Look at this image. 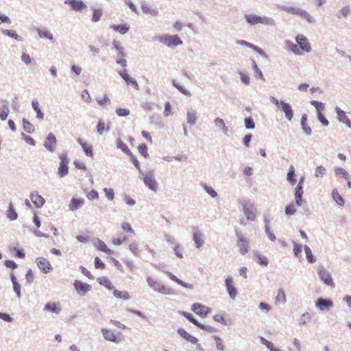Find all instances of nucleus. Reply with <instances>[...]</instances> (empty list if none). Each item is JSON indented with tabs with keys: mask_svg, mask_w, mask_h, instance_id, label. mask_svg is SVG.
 I'll list each match as a JSON object with an SVG mask.
<instances>
[{
	"mask_svg": "<svg viewBox=\"0 0 351 351\" xmlns=\"http://www.w3.org/2000/svg\"><path fill=\"white\" fill-rule=\"evenodd\" d=\"M116 113L119 117H126L130 114V110L125 108H117Z\"/></svg>",
	"mask_w": 351,
	"mask_h": 351,
	"instance_id": "obj_62",
	"label": "nucleus"
},
{
	"mask_svg": "<svg viewBox=\"0 0 351 351\" xmlns=\"http://www.w3.org/2000/svg\"><path fill=\"white\" fill-rule=\"evenodd\" d=\"M156 291L164 295L173 294V291L170 287H167L162 284L160 285Z\"/></svg>",
	"mask_w": 351,
	"mask_h": 351,
	"instance_id": "obj_42",
	"label": "nucleus"
},
{
	"mask_svg": "<svg viewBox=\"0 0 351 351\" xmlns=\"http://www.w3.org/2000/svg\"><path fill=\"white\" fill-rule=\"evenodd\" d=\"M130 250L136 256L140 255V250L136 243H132L129 245Z\"/></svg>",
	"mask_w": 351,
	"mask_h": 351,
	"instance_id": "obj_51",
	"label": "nucleus"
},
{
	"mask_svg": "<svg viewBox=\"0 0 351 351\" xmlns=\"http://www.w3.org/2000/svg\"><path fill=\"white\" fill-rule=\"evenodd\" d=\"M311 104L315 106V108H316V110L317 111V113H319V112H322V111L324 110V104L320 101H312Z\"/></svg>",
	"mask_w": 351,
	"mask_h": 351,
	"instance_id": "obj_59",
	"label": "nucleus"
},
{
	"mask_svg": "<svg viewBox=\"0 0 351 351\" xmlns=\"http://www.w3.org/2000/svg\"><path fill=\"white\" fill-rule=\"evenodd\" d=\"M275 302L277 304L285 303L286 302V295L282 289H279L277 295L276 296Z\"/></svg>",
	"mask_w": 351,
	"mask_h": 351,
	"instance_id": "obj_43",
	"label": "nucleus"
},
{
	"mask_svg": "<svg viewBox=\"0 0 351 351\" xmlns=\"http://www.w3.org/2000/svg\"><path fill=\"white\" fill-rule=\"evenodd\" d=\"M147 282L149 286L156 291L161 285V283L156 278L151 276H148L147 278Z\"/></svg>",
	"mask_w": 351,
	"mask_h": 351,
	"instance_id": "obj_32",
	"label": "nucleus"
},
{
	"mask_svg": "<svg viewBox=\"0 0 351 351\" xmlns=\"http://www.w3.org/2000/svg\"><path fill=\"white\" fill-rule=\"evenodd\" d=\"M38 34H39L40 37H41V38H47V39H49V40H52L53 39L52 34L49 31H47L45 29H39L38 30Z\"/></svg>",
	"mask_w": 351,
	"mask_h": 351,
	"instance_id": "obj_50",
	"label": "nucleus"
},
{
	"mask_svg": "<svg viewBox=\"0 0 351 351\" xmlns=\"http://www.w3.org/2000/svg\"><path fill=\"white\" fill-rule=\"evenodd\" d=\"M32 107H33L34 110L37 113V118L40 119V120H43V117H44V114L41 112V110H40V109L39 108V105H38V101L33 100L32 102Z\"/></svg>",
	"mask_w": 351,
	"mask_h": 351,
	"instance_id": "obj_41",
	"label": "nucleus"
},
{
	"mask_svg": "<svg viewBox=\"0 0 351 351\" xmlns=\"http://www.w3.org/2000/svg\"><path fill=\"white\" fill-rule=\"evenodd\" d=\"M225 282H226V289L228 292L230 297L232 299H234L235 297L237 296V291L236 288L234 287L232 278L231 277H228L226 279Z\"/></svg>",
	"mask_w": 351,
	"mask_h": 351,
	"instance_id": "obj_17",
	"label": "nucleus"
},
{
	"mask_svg": "<svg viewBox=\"0 0 351 351\" xmlns=\"http://www.w3.org/2000/svg\"><path fill=\"white\" fill-rule=\"evenodd\" d=\"M102 16V11L100 9H95L93 10L92 21L97 22L98 21L101 16Z\"/></svg>",
	"mask_w": 351,
	"mask_h": 351,
	"instance_id": "obj_54",
	"label": "nucleus"
},
{
	"mask_svg": "<svg viewBox=\"0 0 351 351\" xmlns=\"http://www.w3.org/2000/svg\"><path fill=\"white\" fill-rule=\"evenodd\" d=\"M77 141L82 146L85 154L90 157H93V152L92 150V146L84 142L82 138H77Z\"/></svg>",
	"mask_w": 351,
	"mask_h": 351,
	"instance_id": "obj_25",
	"label": "nucleus"
},
{
	"mask_svg": "<svg viewBox=\"0 0 351 351\" xmlns=\"http://www.w3.org/2000/svg\"><path fill=\"white\" fill-rule=\"evenodd\" d=\"M45 310L49 311L52 313H58L60 311V305L57 303H47L45 306Z\"/></svg>",
	"mask_w": 351,
	"mask_h": 351,
	"instance_id": "obj_33",
	"label": "nucleus"
},
{
	"mask_svg": "<svg viewBox=\"0 0 351 351\" xmlns=\"http://www.w3.org/2000/svg\"><path fill=\"white\" fill-rule=\"evenodd\" d=\"M274 104L280 110H282L285 114L286 118L291 121L293 117V112L291 106L288 104L283 101H279L275 98H273Z\"/></svg>",
	"mask_w": 351,
	"mask_h": 351,
	"instance_id": "obj_3",
	"label": "nucleus"
},
{
	"mask_svg": "<svg viewBox=\"0 0 351 351\" xmlns=\"http://www.w3.org/2000/svg\"><path fill=\"white\" fill-rule=\"evenodd\" d=\"M303 180H304L303 178H300L298 185L296 186V187L295 189V202L298 206H302V204Z\"/></svg>",
	"mask_w": 351,
	"mask_h": 351,
	"instance_id": "obj_11",
	"label": "nucleus"
},
{
	"mask_svg": "<svg viewBox=\"0 0 351 351\" xmlns=\"http://www.w3.org/2000/svg\"><path fill=\"white\" fill-rule=\"evenodd\" d=\"M113 295L117 299H121L123 300H128L130 298L129 293L125 291H119L117 289H113Z\"/></svg>",
	"mask_w": 351,
	"mask_h": 351,
	"instance_id": "obj_29",
	"label": "nucleus"
},
{
	"mask_svg": "<svg viewBox=\"0 0 351 351\" xmlns=\"http://www.w3.org/2000/svg\"><path fill=\"white\" fill-rule=\"evenodd\" d=\"M296 212L295 206L293 204L287 205L285 208V213L287 215H293Z\"/></svg>",
	"mask_w": 351,
	"mask_h": 351,
	"instance_id": "obj_58",
	"label": "nucleus"
},
{
	"mask_svg": "<svg viewBox=\"0 0 351 351\" xmlns=\"http://www.w3.org/2000/svg\"><path fill=\"white\" fill-rule=\"evenodd\" d=\"M287 180L291 185H294L296 183L295 169L292 165L289 167L287 173Z\"/></svg>",
	"mask_w": 351,
	"mask_h": 351,
	"instance_id": "obj_34",
	"label": "nucleus"
},
{
	"mask_svg": "<svg viewBox=\"0 0 351 351\" xmlns=\"http://www.w3.org/2000/svg\"><path fill=\"white\" fill-rule=\"evenodd\" d=\"M243 209L247 219L253 221L256 219V212L252 205L248 204H243Z\"/></svg>",
	"mask_w": 351,
	"mask_h": 351,
	"instance_id": "obj_16",
	"label": "nucleus"
},
{
	"mask_svg": "<svg viewBox=\"0 0 351 351\" xmlns=\"http://www.w3.org/2000/svg\"><path fill=\"white\" fill-rule=\"evenodd\" d=\"M23 129L27 133H32V132H34V126L33 125V124H32L28 121H27L25 119H23Z\"/></svg>",
	"mask_w": 351,
	"mask_h": 351,
	"instance_id": "obj_45",
	"label": "nucleus"
},
{
	"mask_svg": "<svg viewBox=\"0 0 351 351\" xmlns=\"http://www.w3.org/2000/svg\"><path fill=\"white\" fill-rule=\"evenodd\" d=\"M286 12L291 14L298 15L303 19L310 21V15L304 10L294 8V7H285L283 8Z\"/></svg>",
	"mask_w": 351,
	"mask_h": 351,
	"instance_id": "obj_10",
	"label": "nucleus"
},
{
	"mask_svg": "<svg viewBox=\"0 0 351 351\" xmlns=\"http://www.w3.org/2000/svg\"><path fill=\"white\" fill-rule=\"evenodd\" d=\"M138 152L145 158H147L149 156L148 152H147V147L145 144L142 143L140 144L138 147Z\"/></svg>",
	"mask_w": 351,
	"mask_h": 351,
	"instance_id": "obj_49",
	"label": "nucleus"
},
{
	"mask_svg": "<svg viewBox=\"0 0 351 351\" xmlns=\"http://www.w3.org/2000/svg\"><path fill=\"white\" fill-rule=\"evenodd\" d=\"M261 342L265 345L268 349H269L271 351H275L274 348V345L271 342L267 341L266 339L263 337H261Z\"/></svg>",
	"mask_w": 351,
	"mask_h": 351,
	"instance_id": "obj_64",
	"label": "nucleus"
},
{
	"mask_svg": "<svg viewBox=\"0 0 351 351\" xmlns=\"http://www.w3.org/2000/svg\"><path fill=\"white\" fill-rule=\"evenodd\" d=\"M167 274H168V276L169 277V278L171 280H172L173 281L176 282L178 285H181L182 287H185V288H190L191 287L187 283H186V282H183L182 280L178 279L172 273L168 272Z\"/></svg>",
	"mask_w": 351,
	"mask_h": 351,
	"instance_id": "obj_40",
	"label": "nucleus"
},
{
	"mask_svg": "<svg viewBox=\"0 0 351 351\" xmlns=\"http://www.w3.org/2000/svg\"><path fill=\"white\" fill-rule=\"evenodd\" d=\"M56 145V138L53 134H49L45 142V147L50 152L54 150Z\"/></svg>",
	"mask_w": 351,
	"mask_h": 351,
	"instance_id": "obj_20",
	"label": "nucleus"
},
{
	"mask_svg": "<svg viewBox=\"0 0 351 351\" xmlns=\"http://www.w3.org/2000/svg\"><path fill=\"white\" fill-rule=\"evenodd\" d=\"M237 238V246L241 254L245 255L249 252L250 244L248 240L240 232H236Z\"/></svg>",
	"mask_w": 351,
	"mask_h": 351,
	"instance_id": "obj_4",
	"label": "nucleus"
},
{
	"mask_svg": "<svg viewBox=\"0 0 351 351\" xmlns=\"http://www.w3.org/2000/svg\"><path fill=\"white\" fill-rule=\"evenodd\" d=\"M95 246L98 250L106 252L107 254H111L112 252V251L107 247L105 243L101 240H97L95 243Z\"/></svg>",
	"mask_w": 351,
	"mask_h": 351,
	"instance_id": "obj_31",
	"label": "nucleus"
},
{
	"mask_svg": "<svg viewBox=\"0 0 351 351\" xmlns=\"http://www.w3.org/2000/svg\"><path fill=\"white\" fill-rule=\"evenodd\" d=\"M30 199L34 206L37 208L42 207L45 202V199L40 195L37 191L32 192L30 194Z\"/></svg>",
	"mask_w": 351,
	"mask_h": 351,
	"instance_id": "obj_15",
	"label": "nucleus"
},
{
	"mask_svg": "<svg viewBox=\"0 0 351 351\" xmlns=\"http://www.w3.org/2000/svg\"><path fill=\"white\" fill-rule=\"evenodd\" d=\"M119 75L123 77L128 85H131L134 87L136 90L139 88V86L136 81L132 78L128 73L126 70H123L119 72Z\"/></svg>",
	"mask_w": 351,
	"mask_h": 351,
	"instance_id": "obj_14",
	"label": "nucleus"
},
{
	"mask_svg": "<svg viewBox=\"0 0 351 351\" xmlns=\"http://www.w3.org/2000/svg\"><path fill=\"white\" fill-rule=\"evenodd\" d=\"M84 203V199L82 198L77 199V198H73L71 200V202L69 204V209L71 210H75L78 209L81 206H82Z\"/></svg>",
	"mask_w": 351,
	"mask_h": 351,
	"instance_id": "obj_26",
	"label": "nucleus"
},
{
	"mask_svg": "<svg viewBox=\"0 0 351 351\" xmlns=\"http://www.w3.org/2000/svg\"><path fill=\"white\" fill-rule=\"evenodd\" d=\"M306 121H307L306 115V114L302 115V119H301L302 128L304 132L307 135H310L311 134L312 131H311V128L307 125Z\"/></svg>",
	"mask_w": 351,
	"mask_h": 351,
	"instance_id": "obj_38",
	"label": "nucleus"
},
{
	"mask_svg": "<svg viewBox=\"0 0 351 351\" xmlns=\"http://www.w3.org/2000/svg\"><path fill=\"white\" fill-rule=\"evenodd\" d=\"M64 3L76 11H81L86 7L84 3L79 0H66Z\"/></svg>",
	"mask_w": 351,
	"mask_h": 351,
	"instance_id": "obj_21",
	"label": "nucleus"
},
{
	"mask_svg": "<svg viewBox=\"0 0 351 351\" xmlns=\"http://www.w3.org/2000/svg\"><path fill=\"white\" fill-rule=\"evenodd\" d=\"M191 310L197 315L205 317L210 313V308L199 303H195L191 306Z\"/></svg>",
	"mask_w": 351,
	"mask_h": 351,
	"instance_id": "obj_8",
	"label": "nucleus"
},
{
	"mask_svg": "<svg viewBox=\"0 0 351 351\" xmlns=\"http://www.w3.org/2000/svg\"><path fill=\"white\" fill-rule=\"evenodd\" d=\"M117 145L118 148L121 149L123 152L125 153L128 156H132V152L128 148V145L125 143H124L121 139L117 140Z\"/></svg>",
	"mask_w": 351,
	"mask_h": 351,
	"instance_id": "obj_37",
	"label": "nucleus"
},
{
	"mask_svg": "<svg viewBox=\"0 0 351 351\" xmlns=\"http://www.w3.org/2000/svg\"><path fill=\"white\" fill-rule=\"evenodd\" d=\"M158 40L168 47L180 45L182 44V40L177 35L169 36L163 35L158 37Z\"/></svg>",
	"mask_w": 351,
	"mask_h": 351,
	"instance_id": "obj_5",
	"label": "nucleus"
},
{
	"mask_svg": "<svg viewBox=\"0 0 351 351\" xmlns=\"http://www.w3.org/2000/svg\"><path fill=\"white\" fill-rule=\"evenodd\" d=\"M336 111L337 113V118L340 121L343 122L346 121L348 117L346 116L344 111L341 110L340 108H337Z\"/></svg>",
	"mask_w": 351,
	"mask_h": 351,
	"instance_id": "obj_55",
	"label": "nucleus"
},
{
	"mask_svg": "<svg viewBox=\"0 0 351 351\" xmlns=\"http://www.w3.org/2000/svg\"><path fill=\"white\" fill-rule=\"evenodd\" d=\"M178 334L182 337L184 338L185 340H186L187 341H189L191 342V343L193 344H196L197 343V339L195 338V337L193 336H191V335H189L184 329L183 328H180L178 330Z\"/></svg>",
	"mask_w": 351,
	"mask_h": 351,
	"instance_id": "obj_23",
	"label": "nucleus"
},
{
	"mask_svg": "<svg viewBox=\"0 0 351 351\" xmlns=\"http://www.w3.org/2000/svg\"><path fill=\"white\" fill-rule=\"evenodd\" d=\"M101 332L105 339L114 343H117L122 339V335L120 332L115 333L111 330L104 328L101 330Z\"/></svg>",
	"mask_w": 351,
	"mask_h": 351,
	"instance_id": "obj_6",
	"label": "nucleus"
},
{
	"mask_svg": "<svg viewBox=\"0 0 351 351\" xmlns=\"http://www.w3.org/2000/svg\"><path fill=\"white\" fill-rule=\"evenodd\" d=\"M332 197L337 202V204L341 206L344 205V200L340 194L338 193L337 190L334 189L332 191Z\"/></svg>",
	"mask_w": 351,
	"mask_h": 351,
	"instance_id": "obj_36",
	"label": "nucleus"
},
{
	"mask_svg": "<svg viewBox=\"0 0 351 351\" xmlns=\"http://www.w3.org/2000/svg\"><path fill=\"white\" fill-rule=\"evenodd\" d=\"M256 257H257V259H258V264H260L261 265H263V266H267V265L268 260H267L266 256H262L261 254H258L256 256Z\"/></svg>",
	"mask_w": 351,
	"mask_h": 351,
	"instance_id": "obj_63",
	"label": "nucleus"
},
{
	"mask_svg": "<svg viewBox=\"0 0 351 351\" xmlns=\"http://www.w3.org/2000/svg\"><path fill=\"white\" fill-rule=\"evenodd\" d=\"M7 217L12 221L16 219L18 217V215L15 210L14 209V207L11 203L10 204L8 209L7 210Z\"/></svg>",
	"mask_w": 351,
	"mask_h": 351,
	"instance_id": "obj_39",
	"label": "nucleus"
},
{
	"mask_svg": "<svg viewBox=\"0 0 351 351\" xmlns=\"http://www.w3.org/2000/svg\"><path fill=\"white\" fill-rule=\"evenodd\" d=\"M11 280L13 284V289L14 292L16 293L18 298H21V285L17 282L16 278L14 274L11 275Z\"/></svg>",
	"mask_w": 351,
	"mask_h": 351,
	"instance_id": "obj_35",
	"label": "nucleus"
},
{
	"mask_svg": "<svg viewBox=\"0 0 351 351\" xmlns=\"http://www.w3.org/2000/svg\"><path fill=\"white\" fill-rule=\"evenodd\" d=\"M96 101L97 104L101 106H104L110 104V100L108 95H104L101 98H97Z\"/></svg>",
	"mask_w": 351,
	"mask_h": 351,
	"instance_id": "obj_47",
	"label": "nucleus"
},
{
	"mask_svg": "<svg viewBox=\"0 0 351 351\" xmlns=\"http://www.w3.org/2000/svg\"><path fill=\"white\" fill-rule=\"evenodd\" d=\"M127 240L128 238L125 236H123L121 237L113 238L112 242L114 245H119Z\"/></svg>",
	"mask_w": 351,
	"mask_h": 351,
	"instance_id": "obj_61",
	"label": "nucleus"
},
{
	"mask_svg": "<svg viewBox=\"0 0 351 351\" xmlns=\"http://www.w3.org/2000/svg\"><path fill=\"white\" fill-rule=\"evenodd\" d=\"M318 274L322 280H323L326 285L332 287H335L333 280L330 274L326 270H325L324 268H320L319 269Z\"/></svg>",
	"mask_w": 351,
	"mask_h": 351,
	"instance_id": "obj_13",
	"label": "nucleus"
},
{
	"mask_svg": "<svg viewBox=\"0 0 351 351\" xmlns=\"http://www.w3.org/2000/svg\"><path fill=\"white\" fill-rule=\"evenodd\" d=\"M144 183L152 191H156L157 189V183L153 176L151 174H146L143 178Z\"/></svg>",
	"mask_w": 351,
	"mask_h": 351,
	"instance_id": "obj_19",
	"label": "nucleus"
},
{
	"mask_svg": "<svg viewBox=\"0 0 351 351\" xmlns=\"http://www.w3.org/2000/svg\"><path fill=\"white\" fill-rule=\"evenodd\" d=\"M245 19L250 25H255L257 24L269 25L274 24V21L267 16H260L256 14H245Z\"/></svg>",
	"mask_w": 351,
	"mask_h": 351,
	"instance_id": "obj_2",
	"label": "nucleus"
},
{
	"mask_svg": "<svg viewBox=\"0 0 351 351\" xmlns=\"http://www.w3.org/2000/svg\"><path fill=\"white\" fill-rule=\"evenodd\" d=\"M304 251H305L306 258H307L308 261L311 263H314L315 261V260L313 258V256L311 249L308 246L306 245L304 247Z\"/></svg>",
	"mask_w": 351,
	"mask_h": 351,
	"instance_id": "obj_53",
	"label": "nucleus"
},
{
	"mask_svg": "<svg viewBox=\"0 0 351 351\" xmlns=\"http://www.w3.org/2000/svg\"><path fill=\"white\" fill-rule=\"evenodd\" d=\"M34 279V276L32 270L29 269L25 274V280L27 284H31L33 282Z\"/></svg>",
	"mask_w": 351,
	"mask_h": 351,
	"instance_id": "obj_56",
	"label": "nucleus"
},
{
	"mask_svg": "<svg viewBox=\"0 0 351 351\" xmlns=\"http://www.w3.org/2000/svg\"><path fill=\"white\" fill-rule=\"evenodd\" d=\"M335 174L337 176H341V177L345 180L350 179V175L349 173L343 168L338 167L336 168L335 170Z\"/></svg>",
	"mask_w": 351,
	"mask_h": 351,
	"instance_id": "obj_44",
	"label": "nucleus"
},
{
	"mask_svg": "<svg viewBox=\"0 0 351 351\" xmlns=\"http://www.w3.org/2000/svg\"><path fill=\"white\" fill-rule=\"evenodd\" d=\"M180 315L184 317L185 318H186L189 321L192 322L193 324H195L199 328H201L202 330H208V326L198 322V321L196 319H195L191 313L182 311L180 313Z\"/></svg>",
	"mask_w": 351,
	"mask_h": 351,
	"instance_id": "obj_18",
	"label": "nucleus"
},
{
	"mask_svg": "<svg viewBox=\"0 0 351 351\" xmlns=\"http://www.w3.org/2000/svg\"><path fill=\"white\" fill-rule=\"evenodd\" d=\"M9 114V108L7 105L3 106L2 107V109L1 110L0 113V119L3 121H5L7 119Z\"/></svg>",
	"mask_w": 351,
	"mask_h": 351,
	"instance_id": "obj_52",
	"label": "nucleus"
},
{
	"mask_svg": "<svg viewBox=\"0 0 351 351\" xmlns=\"http://www.w3.org/2000/svg\"><path fill=\"white\" fill-rule=\"evenodd\" d=\"M60 163L58 168V174L60 177H63L68 173L69 160L65 154H61L60 156Z\"/></svg>",
	"mask_w": 351,
	"mask_h": 351,
	"instance_id": "obj_9",
	"label": "nucleus"
},
{
	"mask_svg": "<svg viewBox=\"0 0 351 351\" xmlns=\"http://www.w3.org/2000/svg\"><path fill=\"white\" fill-rule=\"evenodd\" d=\"M237 43L241 45H243V46H245V47H247L249 48H251L252 49H254V51H258L259 53H261V51H262L259 47L250 43H247V41L245 40H238L237 41Z\"/></svg>",
	"mask_w": 351,
	"mask_h": 351,
	"instance_id": "obj_46",
	"label": "nucleus"
},
{
	"mask_svg": "<svg viewBox=\"0 0 351 351\" xmlns=\"http://www.w3.org/2000/svg\"><path fill=\"white\" fill-rule=\"evenodd\" d=\"M141 9L143 13L154 16H156L158 14V11L157 10V9L153 8L152 5L146 3L142 4Z\"/></svg>",
	"mask_w": 351,
	"mask_h": 351,
	"instance_id": "obj_24",
	"label": "nucleus"
},
{
	"mask_svg": "<svg viewBox=\"0 0 351 351\" xmlns=\"http://www.w3.org/2000/svg\"><path fill=\"white\" fill-rule=\"evenodd\" d=\"M36 263L39 269L45 274H48L53 270V267L50 262L43 257L37 258Z\"/></svg>",
	"mask_w": 351,
	"mask_h": 351,
	"instance_id": "obj_7",
	"label": "nucleus"
},
{
	"mask_svg": "<svg viewBox=\"0 0 351 351\" xmlns=\"http://www.w3.org/2000/svg\"><path fill=\"white\" fill-rule=\"evenodd\" d=\"M173 86L182 94L189 96L191 95L190 92L186 90L185 88H184L182 86H180V84L176 83L175 82H173Z\"/></svg>",
	"mask_w": 351,
	"mask_h": 351,
	"instance_id": "obj_57",
	"label": "nucleus"
},
{
	"mask_svg": "<svg viewBox=\"0 0 351 351\" xmlns=\"http://www.w3.org/2000/svg\"><path fill=\"white\" fill-rule=\"evenodd\" d=\"M316 306L321 311H324L325 309H329L330 307H332V302L328 300L319 298L316 302Z\"/></svg>",
	"mask_w": 351,
	"mask_h": 351,
	"instance_id": "obj_22",
	"label": "nucleus"
},
{
	"mask_svg": "<svg viewBox=\"0 0 351 351\" xmlns=\"http://www.w3.org/2000/svg\"><path fill=\"white\" fill-rule=\"evenodd\" d=\"M297 44L291 41L287 42L289 49L297 55H300L304 52H310L311 47L307 38L303 35H298L295 38Z\"/></svg>",
	"mask_w": 351,
	"mask_h": 351,
	"instance_id": "obj_1",
	"label": "nucleus"
},
{
	"mask_svg": "<svg viewBox=\"0 0 351 351\" xmlns=\"http://www.w3.org/2000/svg\"><path fill=\"white\" fill-rule=\"evenodd\" d=\"M193 241L195 242V245L197 248H199L202 246L204 243V241L202 239V234L199 231H196L193 233Z\"/></svg>",
	"mask_w": 351,
	"mask_h": 351,
	"instance_id": "obj_30",
	"label": "nucleus"
},
{
	"mask_svg": "<svg viewBox=\"0 0 351 351\" xmlns=\"http://www.w3.org/2000/svg\"><path fill=\"white\" fill-rule=\"evenodd\" d=\"M215 123L216 126L219 128L221 130H222L224 133L227 132L228 128L226 126V124L222 119H221V118L215 119Z\"/></svg>",
	"mask_w": 351,
	"mask_h": 351,
	"instance_id": "obj_48",
	"label": "nucleus"
},
{
	"mask_svg": "<svg viewBox=\"0 0 351 351\" xmlns=\"http://www.w3.org/2000/svg\"><path fill=\"white\" fill-rule=\"evenodd\" d=\"M97 281L102 286L105 287L108 290H113L114 289L110 280L106 277H100L97 279Z\"/></svg>",
	"mask_w": 351,
	"mask_h": 351,
	"instance_id": "obj_28",
	"label": "nucleus"
},
{
	"mask_svg": "<svg viewBox=\"0 0 351 351\" xmlns=\"http://www.w3.org/2000/svg\"><path fill=\"white\" fill-rule=\"evenodd\" d=\"M110 28L115 32H119L121 34H125L129 31L130 25L127 24L112 25L110 26Z\"/></svg>",
	"mask_w": 351,
	"mask_h": 351,
	"instance_id": "obj_27",
	"label": "nucleus"
},
{
	"mask_svg": "<svg viewBox=\"0 0 351 351\" xmlns=\"http://www.w3.org/2000/svg\"><path fill=\"white\" fill-rule=\"evenodd\" d=\"M121 228L125 232H130V233H132V234L134 233L133 229L132 228L131 225L129 223H128V222H123L121 224Z\"/></svg>",
	"mask_w": 351,
	"mask_h": 351,
	"instance_id": "obj_60",
	"label": "nucleus"
},
{
	"mask_svg": "<svg viewBox=\"0 0 351 351\" xmlns=\"http://www.w3.org/2000/svg\"><path fill=\"white\" fill-rule=\"evenodd\" d=\"M74 287L80 295H85L91 289V286L80 280L74 282Z\"/></svg>",
	"mask_w": 351,
	"mask_h": 351,
	"instance_id": "obj_12",
	"label": "nucleus"
}]
</instances>
